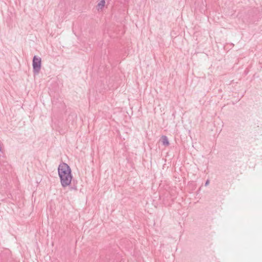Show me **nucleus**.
Segmentation results:
<instances>
[{"label": "nucleus", "mask_w": 262, "mask_h": 262, "mask_svg": "<svg viewBox=\"0 0 262 262\" xmlns=\"http://www.w3.org/2000/svg\"><path fill=\"white\" fill-rule=\"evenodd\" d=\"M0 258L1 262H18L12 257L11 251L9 249H5L2 252Z\"/></svg>", "instance_id": "f257e3e1"}, {"label": "nucleus", "mask_w": 262, "mask_h": 262, "mask_svg": "<svg viewBox=\"0 0 262 262\" xmlns=\"http://www.w3.org/2000/svg\"><path fill=\"white\" fill-rule=\"evenodd\" d=\"M58 172L59 178L62 177L63 176L71 172V169L70 166L65 163L59 164L58 168Z\"/></svg>", "instance_id": "f03ea898"}, {"label": "nucleus", "mask_w": 262, "mask_h": 262, "mask_svg": "<svg viewBox=\"0 0 262 262\" xmlns=\"http://www.w3.org/2000/svg\"><path fill=\"white\" fill-rule=\"evenodd\" d=\"M41 59L40 57L34 56L33 59V70L35 74L39 73L41 69Z\"/></svg>", "instance_id": "7ed1b4c3"}, {"label": "nucleus", "mask_w": 262, "mask_h": 262, "mask_svg": "<svg viewBox=\"0 0 262 262\" xmlns=\"http://www.w3.org/2000/svg\"><path fill=\"white\" fill-rule=\"evenodd\" d=\"M72 177L71 172H69L68 174L63 176L62 177L59 178L61 186L63 187H66L70 185L71 183Z\"/></svg>", "instance_id": "20e7f679"}, {"label": "nucleus", "mask_w": 262, "mask_h": 262, "mask_svg": "<svg viewBox=\"0 0 262 262\" xmlns=\"http://www.w3.org/2000/svg\"><path fill=\"white\" fill-rule=\"evenodd\" d=\"M161 141L162 144L165 146H168L169 145V142L168 140V138L166 136H162L161 138Z\"/></svg>", "instance_id": "39448f33"}, {"label": "nucleus", "mask_w": 262, "mask_h": 262, "mask_svg": "<svg viewBox=\"0 0 262 262\" xmlns=\"http://www.w3.org/2000/svg\"><path fill=\"white\" fill-rule=\"evenodd\" d=\"M105 0H101L97 5L98 10L102 9L105 6Z\"/></svg>", "instance_id": "423d86ee"}, {"label": "nucleus", "mask_w": 262, "mask_h": 262, "mask_svg": "<svg viewBox=\"0 0 262 262\" xmlns=\"http://www.w3.org/2000/svg\"><path fill=\"white\" fill-rule=\"evenodd\" d=\"M209 183V180H207L205 184V185L206 186H207Z\"/></svg>", "instance_id": "0eeeda50"}, {"label": "nucleus", "mask_w": 262, "mask_h": 262, "mask_svg": "<svg viewBox=\"0 0 262 262\" xmlns=\"http://www.w3.org/2000/svg\"><path fill=\"white\" fill-rule=\"evenodd\" d=\"M116 257H117L116 259H114L115 260V261L116 260H118V261H119V259L120 258H119V256L117 257V256H116Z\"/></svg>", "instance_id": "6e6552de"}]
</instances>
